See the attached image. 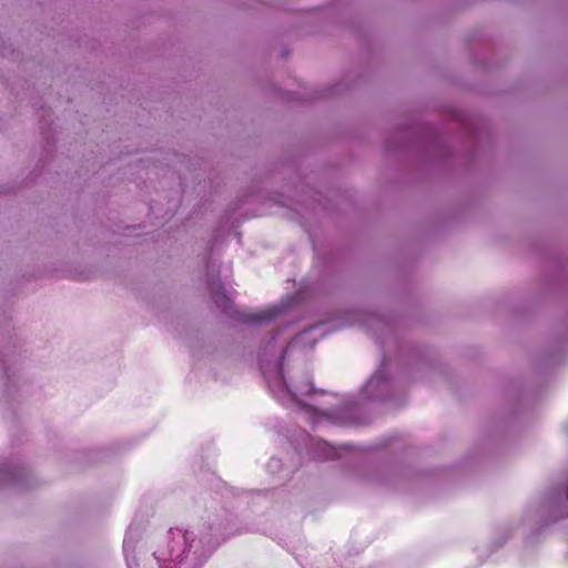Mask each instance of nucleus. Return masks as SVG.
<instances>
[{
    "label": "nucleus",
    "mask_w": 568,
    "mask_h": 568,
    "mask_svg": "<svg viewBox=\"0 0 568 568\" xmlns=\"http://www.w3.org/2000/svg\"><path fill=\"white\" fill-rule=\"evenodd\" d=\"M273 317L271 312H263L261 314H256L252 317L253 322H264Z\"/></svg>",
    "instance_id": "1"
},
{
    "label": "nucleus",
    "mask_w": 568,
    "mask_h": 568,
    "mask_svg": "<svg viewBox=\"0 0 568 568\" xmlns=\"http://www.w3.org/2000/svg\"><path fill=\"white\" fill-rule=\"evenodd\" d=\"M566 490H567V499H568V484H567V489Z\"/></svg>",
    "instance_id": "2"
}]
</instances>
